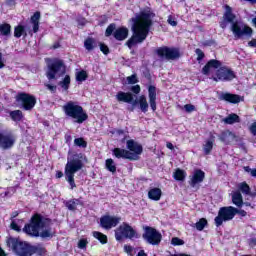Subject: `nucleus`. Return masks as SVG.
Masks as SVG:
<instances>
[{"label":"nucleus","instance_id":"5701e85b","mask_svg":"<svg viewBox=\"0 0 256 256\" xmlns=\"http://www.w3.org/2000/svg\"><path fill=\"white\" fill-rule=\"evenodd\" d=\"M233 139H235V134L230 130H224L219 135V140L222 143H225V145H229Z\"/></svg>","mask_w":256,"mask_h":256},{"label":"nucleus","instance_id":"5fc2aeb1","mask_svg":"<svg viewBox=\"0 0 256 256\" xmlns=\"http://www.w3.org/2000/svg\"><path fill=\"white\" fill-rule=\"evenodd\" d=\"M124 251H125L128 255H131V253H133V246H131V245H125V246H124Z\"/></svg>","mask_w":256,"mask_h":256},{"label":"nucleus","instance_id":"6e6552de","mask_svg":"<svg viewBox=\"0 0 256 256\" xmlns=\"http://www.w3.org/2000/svg\"><path fill=\"white\" fill-rule=\"evenodd\" d=\"M62 111L64 115L68 117V119H72L74 123L78 125H83L87 119H89V114L83 108V106L79 105L75 101H68L63 107Z\"/></svg>","mask_w":256,"mask_h":256},{"label":"nucleus","instance_id":"c9c22d12","mask_svg":"<svg viewBox=\"0 0 256 256\" xmlns=\"http://www.w3.org/2000/svg\"><path fill=\"white\" fill-rule=\"evenodd\" d=\"M105 165L107 171H110V173H117V166L115 165V161H113V159H107Z\"/></svg>","mask_w":256,"mask_h":256},{"label":"nucleus","instance_id":"a211bd4d","mask_svg":"<svg viewBox=\"0 0 256 256\" xmlns=\"http://www.w3.org/2000/svg\"><path fill=\"white\" fill-rule=\"evenodd\" d=\"M15 145V136L13 134H3L0 131V149L7 151V149H11Z\"/></svg>","mask_w":256,"mask_h":256},{"label":"nucleus","instance_id":"680f3d73","mask_svg":"<svg viewBox=\"0 0 256 256\" xmlns=\"http://www.w3.org/2000/svg\"><path fill=\"white\" fill-rule=\"evenodd\" d=\"M166 147H167V149H170V151H173V149H175V146L171 142H167Z\"/></svg>","mask_w":256,"mask_h":256},{"label":"nucleus","instance_id":"603ef678","mask_svg":"<svg viewBox=\"0 0 256 256\" xmlns=\"http://www.w3.org/2000/svg\"><path fill=\"white\" fill-rule=\"evenodd\" d=\"M10 227L13 229V231H17L18 233L21 231V226L18 225L15 221L11 222Z\"/></svg>","mask_w":256,"mask_h":256},{"label":"nucleus","instance_id":"e433bc0d","mask_svg":"<svg viewBox=\"0 0 256 256\" xmlns=\"http://www.w3.org/2000/svg\"><path fill=\"white\" fill-rule=\"evenodd\" d=\"M87 79H89V74H87V71L80 70L76 73V81L79 83H83V81H87Z\"/></svg>","mask_w":256,"mask_h":256},{"label":"nucleus","instance_id":"a878e982","mask_svg":"<svg viewBox=\"0 0 256 256\" xmlns=\"http://www.w3.org/2000/svg\"><path fill=\"white\" fill-rule=\"evenodd\" d=\"M161 195H163V192L160 188H152L148 191V198L151 199V201H159Z\"/></svg>","mask_w":256,"mask_h":256},{"label":"nucleus","instance_id":"6e6d98bb","mask_svg":"<svg viewBox=\"0 0 256 256\" xmlns=\"http://www.w3.org/2000/svg\"><path fill=\"white\" fill-rule=\"evenodd\" d=\"M215 41L214 40H206L203 45L204 47H211V45H214Z\"/></svg>","mask_w":256,"mask_h":256},{"label":"nucleus","instance_id":"473e14b6","mask_svg":"<svg viewBox=\"0 0 256 256\" xmlns=\"http://www.w3.org/2000/svg\"><path fill=\"white\" fill-rule=\"evenodd\" d=\"M0 33L4 37H9V35H11V24L9 23L0 24Z\"/></svg>","mask_w":256,"mask_h":256},{"label":"nucleus","instance_id":"13d9d810","mask_svg":"<svg viewBox=\"0 0 256 256\" xmlns=\"http://www.w3.org/2000/svg\"><path fill=\"white\" fill-rule=\"evenodd\" d=\"M5 61H3V53L0 52V69H4Z\"/></svg>","mask_w":256,"mask_h":256},{"label":"nucleus","instance_id":"412c9836","mask_svg":"<svg viewBox=\"0 0 256 256\" xmlns=\"http://www.w3.org/2000/svg\"><path fill=\"white\" fill-rule=\"evenodd\" d=\"M148 97L152 111H157V87L154 85L148 87Z\"/></svg>","mask_w":256,"mask_h":256},{"label":"nucleus","instance_id":"c85d7f7f","mask_svg":"<svg viewBox=\"0 0 256 256\" xmlns=\"http://www.w3.org/2000/svg\"><path fill=\"white\" fill-rule=\"evenodd\" d=\"M58 85L64 91H69V87H71V76L69 74L65 75L62 81L58 82Z\"/></svg>","mask_w":256,"mask_h":256},{"label":"nucleus","instance_id":"20e7f679","mask_svg":"<svg viewBox=\"0 0 256 256\" xmlns=\"http://www.w3.org/2000/svg\"><path fill=\"white\" fill-rule=\"evenodd\" d=\"M224 8L225 12L222 16V21L219 22L220 28L227 29V25L230 23L231 31L236 39H241L244 35L251 37L253 35V28L243 22L235 21L237 15L233 13L231 6L225 5Z\"/></svg>","mask_w":256,"mask_h":256},{"label":"nucleus","instance_id":"58836bf2","mask_svg":"<svg viewBox=\"0 0 256 256\" xmlns=\"http://www.w3.org/2000/svg\"><path fill=\"white\" fill-rule=\"evenodd\" d=\"M239 191H241L243 195H249L251 193V187L249 184H247V182H242L239 185Z\"/></svg>","mask_w":256,"mask_h":256},{"label":"nucleus","instance_id":"ddd939ff","mask_svg":"<svg viewBox=\"0 0 256 256\" xmlns=\"http://www.w3.org/2000/svg\"><path fill=\"white\" fill-rule=\"evenodd\" d=\"M116 241H122L123 237L125 239H134V237L137 239L139 236L137 235V231L131 227L128 223H123L120 225L115 232Z\"/></svg>","mask_w":256,"mask_h":256},{"label":"nucleus","instance_id":"1a4fd4ad","mask_svg":"<svg viewBox=\"0 0 256 256\" xmlns=\"http://www.w3.org/2000/svg\"><path fill=\"white\" fill-rule=\"evenodd\" d=\"M16 101L23 111H33L37 105V97L27 92H20L16 95Z\"/></svg>","mask_w":256,"mask_h":256},{"label":"nucleus","instance_id":"e2e57ef3","mask_svg":"<svg viewBox=\"0 0 256 256\" xmlns=\"http://www.w3.org/2000/svg\"><path fill=\"white\" fill-rule=\"evenodd\" d=\"M61 177H63V171L61 170L56 171V179H61Z\"/></svg>","mask_w":256,"mask_h":256},{"label":"nucleus","instance_id":"7ed1b4c3","mask_svg":"<svg viewBox=\"0 0 256 256\" xmlns=\"http://www.w3.org/2000/svg\"><path fill=\"white\" fill-rule=\"evenodd\" d=\"M6 247L11 249L17 256L47 255V248L42 244L33 245L13 236L6 237Z\"/></svg>","mask_w":256,"mask_h":256},{"label":"nucleus","instance_id":"bb28decb","mask_svg":"<svg viewBox=\"0 0 256 256\" xmlns=\"http://www.w3.org/2000/svg\"><path fill=\"white\" fill-rule=\"evenodd\" d=\"M9 115L15 123H21L25 119V115H23V111L21 110L10 111Z\"/></svg>","mask_w":256,"mask_h":256},{"label":"nucleus","instance_id":"cd10ccee","mask_svg":"<svg viewBox=\"0 0 256 256\" xmlns=\"http://www.w3.org/2000/svg\"><path fill=\"white\" fill-rule=\"evenodd\" d=\"M224 123H226V125H233L235 123H241V118L239 117V115L232 113V114L228 115L226 118H224Z\"/></svg>","mask_w":256,"mask_h":256},{"label":"nucleus","instance_id":"dca6fc26","mask_svg":"<svg viewBox=\"0 0 256 256\" xmlns=\"http://www.w3.org/2000/svg\"><path fill=\"white\" fill-rule=\"evenodd\" d=\"M119 223H121V217L103 215L100 218V227H102V229H106V231L113 229V227H117Z\"/></svg>","mask_w":256,"mask_h":256},{"label":"nucleus","instance_id":"09e8293b","mask_svg":"<svg viewBox=\"0 0 256 256\" xmlns=\"http://www.w3.org/2000/svg\"><path fill=\"white\" fill-rule=\"evenodd\" d=\"M184 109L186 113H193V111H196L195 105L193 104H185Z\"/></svg>","mask_w":256,"mask_h":256},{"label":"nucleus","instance_id":"2f4dec72","mask_svg":"<svg viewBox=\"0 0 256 256\" xmlns=\"http://www.w3.org/2000/svg\"><path fill=\"white\" fill-rule=\"evenodd\" d=\"M23 35L25 37H27V32L25 31V26H23V25L15 26L14 37H16V39H20V37H23Z\"/></svg>","mask_w":256,"mask_h":256},{"label":"nucleus","instance_id":"2eb2a0df","mask_svg":"<svg viewBox=\"0 0 256 256\" xmlns=\"http://www.w3.org/2000/svg\"><path fill=\"white\" fill-rule=\"evenodd\" d=\"M126 149L131 153L132 161H139V155L143 153V145L134 139H130L126 141Z\"/></svg>","mask_w":256,"mask_h":256},{"label":"nucleus","instance_id":"4c0bfd02","mask_svg":"<svg viewBox=\"0 0 256 256\" xmlns=\"http://www.w3.org/2000/svg\"><path fill=\"white\" fill-rule=\"evenodd\" d=\"M204 155H211L213 151V140H208L203 146Z\"/></svg>","mask_w":256,"mask_h":256},{"label":"nucleus","instance_id":"c756f323","mask_svg":"<svg viewBox=\"0 0 256 256\" xmlns=\"http://www.w3.org/2000/svg\"><path fill=\"white\" fill-rule=\"evenodd\" d=\"M139 107L142 113H147V111H149V103L147 102V97H145V95L139 97Z\"/></svg>","mask_w":256,"mask_h":256},{"label":"nucleus","instance_id":"39448f33","mask_svg":"<svg viewBox=\"0 0 256 256\" xmlns=\"http://www.w3.org/2000/svg\"><path fill=\"white\" fill-rule=\"evenodd\" d=\"M221 65H223L221 61L211 59L204 65L201 73L202 75H209L211 73V69H217L215 73L216 76L213 77V81H216V83L219 81H233V79L237 78L235 71L227 66L221 67Z\"/></svg>","mask_w":256,"mask_h":256},{"label":"nucleus","instance_id":"8fccbe9b","mask_svg":"<svg viewBox=\"0 0 256 256\" xmlns=\"http://www.w3.org/2000/svg\"><path fill=\"white\" fill-rule=\"evenodd\" d=\"M100 51H102L104 55H109V46H107V44L100 43Z\"/></svg>","mask_w":256,"mask_h":256},{"label":"nucleus","instance_id":"4468645a","mask_svg":"<svg viewBox=\"0 0 256 256\" xmlns=\"http://www.w3.org/2000/svg\"><path fill=\"white\" fill-rule=\"evenodd\" d=\"M156 54L161 59H167L168 61H175L181 57L179 48H169L168 46L159 47L156 49Z\"/></svg>","mask_w":256,"mask_h":256},{"label":"nucleus","instance_id":"72a5a7b5","mask_svg":"<svg viewBox=\"0 0 256 256\" xmlns=\"http://www.w3.org/2000/svg\"><path fill=\"white\" fill-rule=\"evenodd\" d=\"M93 237L95 239H97L102 245H107V235H105L99 231H94Z\"/></svg>","mask_w":256,"mask_h":256},{"label":"nucleus","instance_id":"0eeeda50","mask_svg":"<svg viewBox=\"0 0 256 256\" xmlns=\"http://www.w3.org/2000/svg\"><path fill=\"white\" fill-rule=\"evenodd\" d=\"M45 63V75L48 81H57V79H61V77H64L65 73H67V65L63 59L46 58Z\"/></svg>","mask_w":256,"mask_h":256},{"label":"nucleus","instance_id":"338daca9","mask_svg":"<svg viewBox=\"0 0 256 256\" xmlns=\"http://www.w3.org/2000/svg\"><path fill=\"white\" fill-rule=\"evenodd\" d=\"M0 256H7V252L0 246Z\"/></svg>","mask_w":256,"mask_h":256},{"label":"nucleus","instance_id":"f03ea898","mask_svg":"<svg viewBox=\"0 0 256 256\" xmlns=\"http://www.w3.org/2000/svg\"><path fill=\"white\" fill-rule=\"evenodd\" d=\"M53 220L41 213H35L30 223L25 224L23 232L30 237H41V239H53L55 232L51 229Z\"/></svg>","mask_w":256,"mask_h":256},{"label":"nucleus","instance_id":"774afa93","mask_svg":"<svg viewBox=\"0 0 256 256\" xmlns=\"http://www.w3.org/2000/svg\"><path fill=\"white\" fill-rule=\"evenodd\" d=\"M250 175H251L252 177H256V168H254V169L251 170Z\"/></svg>","mask_w":256,"mask_h":256},{"label":"nucleus","instance_id":"a19ab883","mask_svg":"<svg viewBox=\"0 0 256 256\" xmlns=\"http://www.w3.org/2000/svg\"><path fill=\"white\" fill-rule=\"evenodd\" d=\"M207 219L201 218L198 222H196L195 227L197 231H203L205 227H207Z\"/></svg>","mask_w":256,"mask_h":256},{"label":"nucleus","instance_id":"ea45409f","mask_svg":"<svg viewBox=\"0 0 256 256\" xmlns=\"http://www.w3.org/2000/svg\"><path fill=\"white\" fill-rule=\"evenodd\" d=\"M74 145L76 147H81L82 149H87V141H85V138L83 137L76 138L74 140Z\"/></svg>","mask_w":256,"mask_h":256},{"label":"nucleus","instance_id":"9b49d317","mask_svg":"<svg viewBox=\"0 0 256 256\" xmlns=\"http://www.w3.org/2000/svg\"><path fill=\"white\" fill-rule=\"evenodd\" d=\"M233 219H235V207L224 206L219 209L218 215L214 219V223L217 227H221L223 223L233 221Z\"/></svg>","mask_w":256,"mask_h":256},{"label":"nucleus","instance_id":"aec40b11","mask_svg":"<svg viewBox=\"0 0 256 256\" xmlns=\"http://www.w3.org/2000/svg\"><path fill=\"white\" fill-rule=\"evenodd\" d=\"M219 101H226V103H231L232 105H237L241 103V96L239 94H232L229 92H222L219 97Z\"/></svg>","mask_w":256,"mask_h":256},{"label":"nucleus","instance_id":"a18cd8bd","mask_svg":"<svg viewBox=\"0 0 256 256\" xmlns=\"http://www.w3.org/2000/svg\"><path fill=\"white\" fill-rule=\"evenodd\" d=\"M41 19V12L36 11L30 18L31 23H39V20Z\"/></svg>","mask_w":256,"mask_h":256},{"label":"nucleus","instance_id":"c03bdc74","mask_svg":"<svg viewBox=\"0 0 256 256\" xmlns=\"http://www.w3.org/2000/svg\"><path fill=\"white\" fill-rule=\"evenodd\" d=\"M171 244L174 245V247H178L181 245H185V241L179 237H173L171 240Z\"/></svg>","mask_w":256,"mask_h":256},{"label":"nucleus","instance_id":"f257e3e1","mask_svg":"<svg viewBox=\"0 0 256 256\" xmlns=\"http://www.w3.org/2000/svg\"><path fill=\"white\" fill-rule=\"evenodd\" d=\"M153 19H155V13L151 10H142L130 19L132 36L125 43L128 49H133L135 45H140L149 37V31L153 27Z\"/></svg>","mask_w":256,"mask_h":256},{"label":"nucleus","instance_id":"393cba45","mask_svg":"<svg viewBox=\"0 0 256 256\" xmlns=\"http://www.w3.org/2000/svg\"><path fill=\"white\" fill-rule=\"evenodd\" d=\"M77 205H81L83 207L84 203L83 201L77 198L68 200L65 203V207H67L68 211H77Z\"/></svg>","mask_w":256,"mask_h":256},{"label":"nucleus","instance_id":"6ab92c4d","mask_svg":"<svg viewBox=\"0 0 256 256\" xmlns=\"http://www.w3.org/2000/svg\"><path fill=\"white\" fill-rule=\"evenodd\" d=\"M205 181V171L201 169H195L192 176H190L189 185L192 188L197 187L200 183Z\"/></svg>","mask_w":256,"mask_h":256},{"label":"nucleus","instance_id":"f3484780","mask_svg":"<svg viewBox=\"0 0 256 256\" xmlns=\"http://www.w3.org/2000/svg\"><path fill=\"white\" fill-rule=\"evenodd\" d=\"M135 96L131 92H123L119 91L116 94V99L119 101V103H131L132 104V109L130 111H133V107L139 105V99L134 100Z\"/></svg>","mask_w":256,"mask_h":256},{"label":"nucleus","instance_id":"7c9ffc66","mask_svg":"<svg viewBox=\"0 0 256 256\" xmlns=\"http://www.w3.org/2000/svg\"><path fill=\"white\" fill-rule=\"evenodd\" d=\"M175 181H185L187 177V172L181 168H177L173 174Z\"/></svg>","mask_w":256,"mask_h":256},{"label":"nucleus","instance_id":"f704fd0d","mask_svg":"<svg viewBox=\"0 0 256 256\" xmlns=\"http://www.w3.org/2000/svg\"><path fill=\"white\" fill-rule=\"evenodd\" d=\"M95 45L96 43L94 38L88 37L84 41V47L87 51H93V49H95Z\"/></svg>","mask_w":256,"mask_h":256},{"label":"nucleus","instance_id":"37998d69","mask_svg":"<svg viewBox=\"0 0 256 256\" xmlns=\"http://www.w3.org/2000/svg\"><path fill=\"white\" fill-rule=\"evenodd\" d=\"M195 53L197 55L196 60L198 61V63H201V61L205 59V52H203V50H201L200 48H196Z\"/></svg>","mask_w":256,"mask_h":256},{"label":"nucleus","instance_id":"4d7b16f0","mask_svg":"<svg viewBox=\"0 0 256 256\" xmlns=\"http://www.w3.org/2000/svg\"><path fill=\"white\" fill-rule=\"evenodd\" d=\"M168 23L172 27H177V21L173 20V18H171V17L168 18Z\"/></svg>","mask_w":256,"mask_h":256},{"label":"nucleus","instance_id":"de8ad7c7","mask_svg":"<svg viewBox=\"0 0 256 256\" xmlns=\"http://www.w3.org/2000/svg\"><path fill=\"white\" fill-rule=\"evenodd\" d=\"M240 215V217H247V211L234 207V216Z\"/></svg>","mask_w":256,"mask_h":256},{"label":"nucleus","instance_id":"f8f14e48","mask_svg":"<svg viewBox=\"0 0 256 256\" xmlns=\"http://www.w3.org/2000/svg\"><path fill=\"white\" fill-rule=\"evenodd\" d=\"M144 233L142 238L149 245H159L163 239V235L157 229L151 226H143Z\"/></svg>","mask_w":256,"mask_h":256},{"label":"nucleus","instance_id":"052dcab7","mask_svg":"<svg viewBox=\"0 0 256 256\" xmlns=\"http://www.w3.org/2000/svg\"><path fill=\"white\" fill-rule=\"evenodd\" d=\"M33 25V33L39 32V23H32Z\"/></svg>","mask_w":256,"mask_h":256},{"label":"nucleus","instance_id":"423d86ee","mask_svg":"<svg viewBox=\"0 0 256 256\" xmlns=\"http://www.w3.org/2000/svg\"><path fill=\"white\" fill-rule=\"evenodd\" d=\"M85 155L83 154H74L70 160L67 161L65 168H64V175L67 183L70 185V189H76L77 184L75 183V173L77 171H81L83 169V158Z\"/></svg>","mask_w":256,"mask_h":256},{"label":"nucleus","instance_id":"79ce46f5","mask_svg":"<svg viewBox=\"0 0 256 256\" xmlns=\"http://www.w3.org/2000/svg\"><path fill=\"white\" fill-rule=\"evenodd\" d=\"M128 85H136L139 83V78H137V74H132L126 78Z\"/></svg>","mask_w":256,"mask_h":256},{"label":"nucleus","instance_id":"bf43d9fd","mask_svg":"<svg viewBox=\"0 0 256 256\" xmlns=\"http://www.w3.org/2000/svg\"><path fill=\"white\" fill-rule=\"evenodd\" d=\"M250 132L252 133V135H256V123H253L250 126Z\"/></svg>","mask_w":256,"mask_h":256},{"label":"nucleus","instance_id":"69168bd1","mask_svg":"<svg viewBox=\"0 0 256 256\" xmlns=\"http://www.w3.org/2000/svg\"><path fill=\"white\" fill-rule=\"evenodd\" d=\"M136 256H147V253H145V250H140Z\"/></svg>","mask_w":256,"mask_h":256},{"label":"nucleus","instance_id":"3c124183","mask_svg":"<svg viewBox=\"0 0 256 256\" xmlns=\"http://www.w3.org/2000/svg\"><path fill=\"white\" fill-rule=\"evenodd\" d=\"M132 91V93H134L135 95H139L141 93V86L139 84L134 85L131 87L130 89Z\"/></svg>","mask_w":256,"mask_h":256},{"label":"nucleus","instance_id":"9d476101","mask_svg":"<svg viewBox=\"0 0 256 256\" xmlns=\"http://www.w3.org/2000/svg\"><path fill=\"white\" fill-rule=\"evenodd\" d=\"M114 37L116 41H125L129 37V28L120 26L117 28V24L111 23L105 30V37Z\"/></svg>","mask_w":256,"mask_h":256},{"label":"nucleus","instance_id":"864d4df0","mask_svg":"<svg viewBox=\"0 0 256 256\" xmlns=\"http://www.w3.org/2000/svg\"><path fill=\"white\" fill-rule=\"evenodd\" d=\"M46 89L51 91V93H57V86L53 84H45Z\"/></svg>","mask_w":256,"mask_h":256},{"label":"nucleus","instance_id":"49530a36","mask_svg":"<svg viewBox=\"0 0 256 256\" xmlns=\"http://www.w3.org/2000/svg\"><path fill=\"white\" fill-rule=\"evenodd\" d=\"M89 243V241H87V239L82 238L78 241V248L79 249H87V244Z\"/></svg>","mask_w":256,"mask_h":256},{"label":"nucleus","instance_id":"4be33fe9","mask_svg":"<svg viewBox=\"0 0 256 256\" xmlns=\"http://www.w3.org/2000/svg\"><path fill=\"white\" fill-rule=\"evenodd\" d=\"M112 155L116 157V159H127L128 161H133V157H131L132 154L127 149L114 148L112 150Z\"/></svg>","mask_w":256,"mask_h":256},{"label":"nucleus","instance_id":"b1692460","mask_svg":"<svg viewBox=\"0 0 256 256\" xmlns=\"http://www.w3.org/2000/svg\"><path fill=\"white\" fill-rule=\"evenodd\" d=\"M232 203L239 209L243 207V195L241 194V191L237 190L232 192Z\"/></svg>","mask_w":256,"mask_h":256},{"label":"nucleus","instance_id":"0e129e2a","mask_svg":"<svg viewBox=\"0 0 256 256\" xmlns=\"http://www.w3.org/2000/svg\"><path fill=\"white\" fill-rule=\"evenodd\" d=\"M249 47H256V39H252L248 42Z\"/></svg>","mask_w":256,"mask_h":256}]
</instances>
